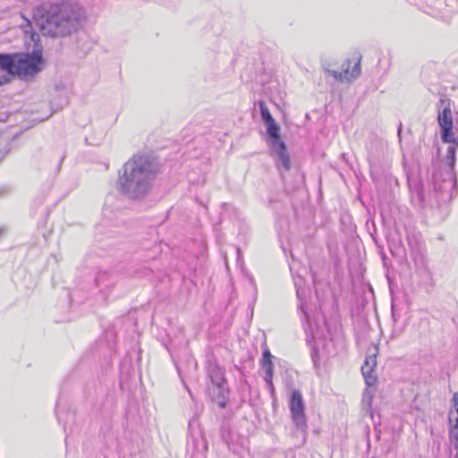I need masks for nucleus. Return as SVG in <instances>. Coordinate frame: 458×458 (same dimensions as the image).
<instances>
[{"label":"nucleus","mask_w":458,"mask_h":458,"mask_svg":"<svg viewBox=\"0 0 458 458\" xmlns=\"http://www.w3.org/2000/svg\"><path fill=\"white\" fill-rule=\"evenodd\" d=\"M33 18L41 30L53 37L69 35L78 30L84 11L70 1L42 4L35 8Z\"/></svg>","instance_id":"nucleus-1"},{"label":"nucleus","mask_w":458,"mask_h":458,"mask_svg":"<svg viewBox=\"0 0 458 458\" xmlns=\"http://www.w3.org/2000/svg\"><path fill=\"white\" fill-rule=\"evenodd\" d=\"M157 173L158 165L153 158L133 156L119 171L117 190L130 199H142L149 192Z\"/></svg>","instance_id":"nucleus-2"},{"label":"nucleus","mask_w":458,"mask_h":458,"mask_svg":"<svg viewBox=\"0 0 458 458\" xmlns=\"http://www.w3.org/2000/svg\"><path fill=\"white\" fill-rule=\"evenodd\" d=\"M259 106L262 121L267 127V133L270 140L271 148L276 155L277 166H282L285 171H289L291 169V159L286 145L281 139L279 133L280 128L271 115L265 101L259 100Z\"/></svg>","instance_id":"nucleus-3"},{"label":"nucleus","mask_w":458,"mask_h":458,"mask_svg":"<svg viewBox=\"0 0 458 458\" xmlns=\"http://www.w3.org/2000/svg\"><path fill=\"white\" fill-rule=\"evenodd\" d=\"M12 60L9 69H3L10 74H17L21 78L34 76L42 70V55L34 50L32 54H6Z\"/></svg>","instance_id":"nucleus-4"},{"label":"nucleus","mask_w":458,"mask_h":458,"mask_svg":"<svg viewBox=\"0 0 458 458\" xmlns=\"http://www.w3.org/2000/svg\"><path fill=\"white\" fill-rule=\"evenodd\" d=\"M289 408L294 424L299 428L306 427L305 404L300 390L293 391L289 402Z\"/></svg>","instance_id":"nucleus-5"},{"label":"nucleus","mask_w":458,"mask_h":458,"mask_svg":"<svg viewBox=\"0 0 458 458\" xmlns=\"http://www.w3.org/2000/svg\"><path fill=\"white\" fill-rule=\"evenodd\" d=\"M209 377L214 386V393L217 392L218 397H221V400L218 401V403L221 407H225L227 388L224 372L219 367L213 366L209 369Z\"/></svg>","instance_id":"nucleus-6"},{"label":"nucleus","mask_w":458,"mask_h":458,"mask_svg":"<svg viewBox=\"0 0 458 458\" xmlns=\"http://www.w3.org/2000/svg\"><path fill=\"white\" fill-rule=\"evenodd\" d=\"M452 105V100L445 95H442L436 103L437 123L440 128L454 125Z\"/></svg>","instance_id":"nucleus-7"},{"label":"nucleus","mask_w":458,"mask_h":458,"mask_svg":"<svg viewBox=\"0 0 458 458\" xmlns=\"http://www.w3.org/2000/svg\"><path fill=\"white\" fill-rule=\"evenodd\" d=\"M423 12L436 17H443L447 13L448 4L446 0H425Z\"/></svg>","instance_id":"nucleus-8"},{"label":"nucleus","mask_w":458,"mask_h":458,"mask_svg":"<svg viewBox=\"0 0 458 458\" xmlns=\"http://www.w3.org/2000/svg\"><path fill=\"white\" fill-rule=\"evenodd\" d=\"M191 441L193 449V455L196 458H204L208 450V442L201 432L194 435L191 433Z\"/></svg>","instance_id":"nucleus-9"},{"label":"nucleus","mask_w":458,"mask_h":458,"mask_svg":"<svg viewBox=\"0 0 458 458\" xmlns=\"http://www.w3.org/2000/svg\"><path fill=\"white\" fill-rule=\"evenodd\" d=\"M263 369L265 370V381L268 385L269 388L273 391L274 386L272 383V377H273V363H272V355L270 352L266 349L263 352Z\"/></svg>","instance_id":"nucleus-10"},{"label":"nucleus","mask_w":458,"mask_h":458,"mask_svg":"<svg viewBox=\"0 0 458 458\" xmlns=\"http://www.w3.org/2000/svg\"><path fill=\"white\" fill-rule=\"evenodd\" d=\"M295 285H296V294H297V297L300 301V304L298 305V309L299 310L301 311V322H302V326H303V328L305 330V332L307 333L308 329H307V325L309 324V316H308V313L304 308V304L301 301V287L297 284V283H295Z\"/></svg>","instance_id":"nucleus-11"},{"label":"nucleus","mask_w":458,"mask_h":458,"mask_svg":"<svg viewBox=\"0 0 458 458\" xmlns=\"http://www.w3.org/2000/svg\"><path fill=\"white\" fill-rule=\"evenodd\" d=\"M454 125L441 127V139L445 143H450L454 146H458V140L454 137Z\"/></svg>","instance_id":"nucleus-12"},{"label":"nucleus","mask_w":458,"mask_h":458,"mask_svg":"<svg viewBox=\"0 0 458 458\" xmlns=\"http://www.w3.org/2000/svg\"><path fill=\"white\" fill-rule=\"evenodd\" d=\"M374 369L368 368V367H361V373L364 377L365 383L369 386H372L377 382V377L373 374Z\"/></svg>","instance_id":"nucleus-13"},{"label":"nucleus","mask_w":458,"mask_h":458,"mask_svg":"<svg viewBox=\"0 0 458 458\" xmlns=\"http://www.w3.org/2000/svg\"><path fill=\"white\" fill-rule=\"evenodd\" d=\"M458 146L450 145L446 150L445 163L450 168H454L455 165V153Z\"/></svg>","instance_id":"nucleus-14"},{"label":"nucleus","mask_w":458,"mask_h":458,"mask_svg":"<svg viewBox=\"0 0 458 458\" xmlns=\"http://www.w3.org/2000/svg\"><path fill=\"white\" fill-rule=\"evenodd\" d=\"M407 241H408V245L411 248L412 252L420 251L422 243H421L420 240L419 239V237H417L414 234H412V235L408 234Z\"/></svg>","instance_id":"nucleus-15"},{"label":"nucleus","mask_w":458,"mask_h":458,"mask_svg":"<svg viewBox=\"0 0 458 458\" xmlns=\"http://www.w3.org/2000/svg\"><path fill=\"white\" fill-rule=\"evenodd\" d=\"M449 428H458V411L449 412Z\"/></svg>","instance_id":"nucleus-16"},{"label":"nucleus","mask_w":458,"mask_h":458,"mask_svg":"<svg viewBox=\"0 0 458 458\" xmlns=\"http://www.w3.org/2000/svg\"><path fill=\"white\" fill-rule=\"evenodd\" d=\"M12 60L6 54H0V69H9Z\"/></svg>","instance_id":"nucleus-17"},{"label":"nucleus","mask_w":458,"mask_h":458,"mask_svg":"<svg viewBox=\"0 0 458 458\" xmlns=\"http://www.w3.org/2000/svg\"><path fill=\"white\" fill-rule=\"evenodd\" d=\"M448 431L450 442L458 447V428H449Z\"/></svg>","instance_id":"nucleus-18"},{"label":"nucleus","mask_w":458,"mask_h":458,"mask_svg":"<svg viewBox=\"0 0 458 458\" xmlns=\"http://www.w3.org/2000/svg\"><path fill=\"white\" fill-rule=\"evenodd\" d=\"M362 366L375 369L377 366L376 355L367 357Z\"/></svg>","instance_id":"nucleus-19"},{"label":"nucleus","mask_w":458,"mask_h":458,"mask_svg":"<svg viewBox=\"0 0 458 458\" xmlns=\"http://www.w3.org/2000/svg\"><path fill=\"white\" fill-rule=\"evenodd\" d=\"M360 74V60L356 63L352 71V77L357 78Z\"/></svg>","instance_id":"nucleus-20"},{"label":"nucleus","mask_w":458,"mask_h":458,"mask_svg":"<svg viewBox=\"0 0 458 458\" xmlns=\"http://www.w3.org/2000/svg\"><path fill=\"white\" fill-rule=\"evenodd\" d=\"M327 72L332 75L335 80L342 81L344 74L341 72L332 71V70H327Z\"/></svg>","instance_id":"nucleus-21"},{"label":"nucleus","mask_w":458,"mask_h":458,"mask_svg":"<svg viewBox=\"0 0 458 458\" xmlns=\"http://www.w3.org/2000/svg\"><path fill=\"white\" fill-rule=\"evenodd\" d=\"M453 403H454V411H458V394L455 393L454 395H453V399H452Z\"/></svg>","instance_id":"nucleus-22"},{"label":"nucleus","mask_w":458,"mask_h":458,"mask_svg":"<svg viewBox=\"0 0 458 458\" xmlns=\"http://www.w3.org/2000/svg\"><path fill=\"white\" fill-rule=\"evenodd\" d=\"M222 437L227 443L229 448H232V444H231L230 440L226 437L225 432H223Z\"/></svg>","instance_id":"nucleus-23"},{"label":"nucleus","mask_w":458,"mask_h":458,"mask_svg":"<svg viewBox=\"0 0 458 458\" xmlns=\"http://www.w3.org/2000/svg\"><path fill=\"white\" fill-rule=\"evenodd\" d=\"M454 450H455V454L454 456V458H458V447L457 446H454Z\"/></svg>","instance_id":"nucleus-24"},{"label":"nucleus","mask_w":458,"mask_h":458,"mask_svg":"<svg viewBox=\"0 0 458 458\" xmlns=\"http://www.w3.org/2000/svg\"><path fill=\"white\" fill-rule=\"evenodd\" d=\"M4 233V228L0 229V236Z\"/></svg>","instance_id":"nucleus-25"},{"label":"nucleus","mask_w":458,"mask_h":458,"mask_svg":"<svg viewBox=\"0 0 458 458\" xmlns=\"http://www.w3.org/2000/svg\"><path fill=\"white\" fill-rule=\"evenodd\" d=\"M348 72H349V68L347 67V68L344 70V74L346 75Z\"/></svg>","instance_id":"nucleus-26"},{"label":"nucleus","mask_w":458,"mask_h":458,"mask_svg":"<svg viewBox=\"0 0 458 458\" xmlns=\"http://www.w3.org/2000/svg\"><path fill=\"white\" fill-rule=\"evenodd\" d=\"M5 81L0 80V86L4 83Z\"/></svg>","instance_id":"nucleus-27"},{"label":"nucleus","mask_w":458,"mask_h":458,"mask_svg":"<svg viewBox=\"0 0 458 458\" xmlns=\"http://www.w3.org/2000/svg\"><path fill=\"white\" fill-rule=\"evenodd\" d=\"M401 127H402V125H400V127H399V129H398V134H400V133H401V131H402Z\"/></svg>","instance_id":"nucleus-28"}]
</instances>
